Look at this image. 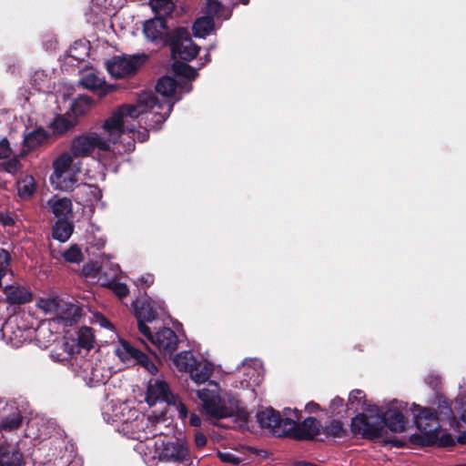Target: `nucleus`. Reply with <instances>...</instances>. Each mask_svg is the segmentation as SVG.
I'll use <instances>...</instances> for the list:
<instances>
[{
	"label": "nucleus",
	"instance_id": "nucleus-1",
	"mask_svg": "<svg viewBox=\"0 0 466 466\" xmlns=\"http://www.w3.org/2000/svg\"><path fill=\"white\" fill-rule=\"evenodd\" d=\"M155 106L161 107V105L152 91H144L139 94L136 105L127 104L118 106L102 125L106 134L105 140L108 141L109 145L116 144L123 134L134 133L137 126L126 124L127 123L126 118L130 117L134 120L140 115L151 111Z\"/></svg>",
	"mask_w": 466,
	"mask_h": 466
},
{
	"label": "nucleus",
	"instance_id": "nucleus-2",
	"mask_svg": "<svg viewBox=\"0 0 466 466\" xmlns=\"http://www.w3.org/2000/svg\"><path fill=\"white\" fill-rule=\"evenodd\" d=\"M197 397L201 401L202 413L209 419L220 420L237 416V421L248 422V412L228 405L227 400L216 390L201 389L197 391Z\"/></svg>",
	"mask_w": 466,
	"mask_h": 466
},
{
	"label": "nucleus",
	"instance_id": "nucleus-3",
	"mask_svg": "<svg viewBox=\"0 0 466 466\" xmlns=\"http://www.w3.org/2000/svg\"><path fill=\"white\" fill-rule=\"evenodd\" d=\"M295 419L282 418L273 408H265L257 412V421L260 428L268 430L276 437H289L295 440L296 431L299 429L298 421L301 419L300 410L294 409Z\"/></svg>",
	"mask_w": 466,
	"mask_h": 466
},
{
	"label": "nucleus",
	"instance_id": "nucleus-4",
	"mask_svg": "<svg viewBox=\"0 0 466 466\" xmlns=\"http://www.w3.org/2000/svg\"><path fill=\"white\" fill-rule=\"evenodd\" d=\"M417 413L414 414V422L421 434L410 435V442L421 447H431L438 441L441 424L437 411L431 408H421L414 405Z\"/></svg>",
	"mask_w": 466,
	"mask_h": 466
},
{
	"label": "nucleus",
	"instance_id": "nucleus-5",
	"mask_svg": "<svg viewBox=\"0 0 466 466\" xmlns=\"http://www.w3.org/2000/svg\"><path fill=\"white\" fill-rule=\"evenodd\" d=\"M296 441H313L319 440L323 441L324 438H319L318 436H324L328 438H344L348 435L347 430L343 427L341 421L338 420H332L329 421L325 426L314 417L306 418L300 424L299 429L296 431Z\"/></svg>",
	"mask_w": 466,
	"mask_h": 466
},
{
	"label": "nucleus",
	"instance_id": "nucleus-6",
	"mask_svg": "<svg viewBox=\"0 0 466 466\" xmlns=\"http://www.w3.org/2000/svg\"><path fill=\"white\" fill-rule=\"evenodd\" d=\"M167 46L170 47L174 58L179 57L183 61L193 60L200 50V47L193 42L188 29L183 26L172 30V36Z\"/></svg>",
	"mask_w": 466,
	"mask_h": 466
},
{
	"label": "nucleus",
	"instance_id": "nucleus-7",
	"mask_svg": "<svg viewBox=\"0 0 466 466\" xmlns=\"http://www.w3.org/2000/svg\"><path fill=\"white\" fill-rule=\"evenodd\" d=\"M177 89V80L169 76H161L156 85V91L164 97V101H160L161 107L155 106L151 111L161 117L164 122L169 116L176 101L180 100V96L176 97Z\"/></svg>",
	"mask_w": 466,
	"mask_h": 466
},
{
	"label": "nucleus",
	"instance_id": "nucleus-8",
	"mask_svg": "<svg viewBox=\"0 0 466 466\" xmlns=\"http://www.w3.org/2000/svg\"><path fill=\"white\" fill-rule=\"evenodd\" d=\"M96 148L102 151L110 150L108 141L96 132L77 136L72 140L71 153L76 157H88Z\"/></svg>",
	"mask_w": 466,
	"mask_h": 466
},
{
	"label": "nucleus",
	"instance_id": "nucleus-9",
	"mask_svg": "<svg viewBox=\"0 0 466 466\" xmlns=\"http://www.w3.org/2000/svg\"><path fill=\"white\" fill-rule=\"evenodd\" d=\"M132 305L139 332L144 336H150V328L147 322H152L158 318L159 311L163 309L161 305L149 297L142 301L136 300Z\"/></svg>",
	"mask_w": 466,
	"mask_h": 466
},
{
	"label": "nucleus",
	"instance_id": "nucleus-10",
	"mask_svg": "<svg viewBox=\"0 0 466 466\" xmlns=\"http://www.w3.org/2000/svg\"><path fill=\"white\" fill-rule=\"evenodd\" d=\"M145 56H115L106 62V69L111 76L124 78L135 75L145 62Z\"/></svg>",
	"mask_w": 466,
	"mask_h": 466
},
{
	"label": "nucleus",
	"instance_id": "nucleus-11",
	"mask_svg": "<svg viewBox=\"0 0 466 466\" xmlns=\"http://www.w3.org/2000/svg\"><path fill=\"white\" fill-rule=\"evenodd\" d=\"M143 33L147 40L158 46H167L172 36V30H168L167 18L156 15L144 23Z\"/></svg>",
	"mask_w": 466,
	"mask_h": 466
},
{
	"label": "nucleus",
	"instance_id": "nucleus-12",
	"mask_svg": "<svg viewBox=\"0 0 466 466\" xmlns=\"http://www.w3.org/2000/svg\"><path fill=\"white\" fill-rule=\"evenodd\" d=\"M350 431L354 435H360L367 440H374L382 436V425L379 420V417L374 420L361 412L358 413L351 420Z\"/></svg>",
	"mask_w": 466,
	"mask_h": 466
},
{
	"label": "nucleus",
	"instance_id": "nucleus-13",
	"mask_svg": "<svg viewBox=\"0 0 466 466\" xmlns=\"http://www.w3.org/2000/svg\"><path fill=\"white\" fill-rule=\"evenodd\" d=\"M158 460L164 462L192 463L188 447L185 441L180 440L163 443Z\"/></svg>",
	"mask_w": 466,
	"mask_h": 466
},
{
	"label": "nucleus",
	"instance_id": "nucleus-14",
	"mask_svg": "<svg viewBox=\"0 0 466 466\" xmlns=\"http://www.w3.org/2000/svg\"><path fill=\"white\" fill-rule=\"evenodd\" d=\"M73 163V158L69 154L60 155L53 163L54 172L50 179L53 183H56L62 190H71L76 180L70 176L68 178L65 175L69 170Z\"/></svg>",
	"mask_w": 466,
	"mask_h": 466
},
{
	"label": "nucleus",
	"instance_id": "nucleus-15",
	"mask_svg": "<svg viewBox=\"0 0 466 466\" xmlns=\"http://www.w3.org/2000/svg\"><path fill=\"white\" fill-rule=\"evenodd\" d=\"M145 337L165 355L171 356L177 349L178 337L170 328L165 327L156 333L150 330V336Z\"/></svg>",
	"mask_w": 466,
	"mask_h": 466
},
{
	"label": "nucleus",
	"instance_id": "nucleus-16",
	"mask_svg": "<svg viewBox=\"0 0 466 466\" xmlns=\"http://www.w3.org/2000/svg\"><path fill=\"white\" fill-rule=\"evenodd\" d=\"M146 401L149 406L158 401L166 402L168 405L177 404V396L171 391L169 385L163 380H156L150 382L146 395Z\"/></svg>",
	"mask_w": 466,
	"mask_h": 466
},
{
	"label": "nucleus",
	"instance_id": "nucleus-17",
	"mask_svg": "<svg viewBox=\"0 0 466 466\" xmlns=\"http://www.w3.org/2000/svg\"><path fill=\"white\" fill-rule=\"evenodd\" d=\"M379 420L381 421L382 428L386 426L393 432H403L406 430V420L403 413L396 408H389L385 412L380 414V410L377 406H373Z\"/></svg>",
	"mask_w": 466,
	"mask_h": 466
},
{
	"label": "nucleus",
	"instance_id": "nucleus-18",
	"mask_svg": "<svg viewBox=\"0 0 466 466\" xmlns=\"http://www.w3.org/2000/svg\"><path fill=\"white\" fill-rule=\"evenodd\" d=\"M25 457L17 443L0 444V466H24Z\"/></svg>",
	"mask_w": 466,
	"mask_h": 466
},
{
	"label": "nucleus",
	"instance_id": "nucleus-19",
	"mask_svg": "<svg viewBox=\"0 0 466 466\" xmlns=\"http://www.w3.org/2000/svg\"><path fill=\"white\" fill-rule=\"evenodd\" d=\"M6 300L12 305H22L32 300L33 295L29 289L19 285H9L4 289Z\"/></svg>",
	"mask_w": 466,
	"mask_h": 466
},
{
	"label": "nucleus",
	"instance_id": "nucleus-20",
	"mask_svg": "<svg viewBox=\"0 0 466 466\" xmlns=\"http://www.w3.org/2000/svg\"><path fill=\"white\" fill-rule=\"evenodd\" d=\"M80 84L86 89L96 92L99 96H105L114 90L113 86L106 85V81L93 73L86 74L80 80Z\"/></svg>",
	"mask_w": 466,
	"mask_h": 466
},
{
	"label": "nucleus",
	"instance_id": "nucleus-21",
	"mask_svg": "<svg viewBox=\"0 0 466 466\" xmlns=\"http://www.w3.org/2000/svg\"><path fill=\"white\" fill-rule=\"evenodd\" d=\"M47 204L50 206L53 214L57 219L60 218H70L73 217V204L70 198H56L54 197L47 201Z\"/></svg>",
	"mask_w": 466,
	"mask_h": 466
},
{
	"label": "nucleus",
	"instance_id": "nucleus-22",
	"mask_svg": "<svg viewBox=\"0 0 466 466\" xmlns=\"http://www.w3.org/2000/svg\"><path fill=\"white\" fill-rule=\"evenodd\" d=\"M131 416L134 417L132 420L129 419H124V422L122 424V431L125 433H129L132 439L139 440L140 436V429L143 428L145 418L144 416H139L137 410H130Z\"/></svg>",
	"mask_w": 466,
	"mask_h": 466
},
{
	"label": "nucleus",
	"instance_id": "nucleus-23",
	"mask_svg": "<svg viewBox=\"0 0 466 466\" xmlns=\"http://www.w3.org/2000/svg\"><path fill=\"white\" fill-rule=\"evenodd\" d=\"M74 231V224L69 218H59L52 227V237L60 241L66 242Z\"/></svg>",
	"mask_w": 466,
	"mask_h": 466
},
{
	"label": "nucleus",
	"instance_id": "nucleus-24",
	"mask_svg": "<svg viewBox=\"0 0 466 466\" xmlns=\"http://www.w3.org/2000/svg\"><path fill=\"white\" fill-rule=\"evenodd\" d=\"M56 310H59L61 319L70 321L76 322L82 316V309L73 303L66 304V308L60 302H56L55 299L50 301Z\"/></svg>",
	"mask_w": 466,
	"mask_h": 466
},
{
	"label": "nucleus",
	"instance_id": "nucleus-25",
	"mask_svg": "<svg viewBox=\"0 0 466 466\" xmlns=\"http://www.w3.org/2000/svg\"><path fill=\"white\" fill-rule=\"evenodd\" d=\"M49 134L43 127H38L29 132L24 137V147L28 150L35 149L37 147L46 143L49 138Z\"/></svg>",
	"mask_w": 466,
	"mask_h": 466
},
{
	"label": "nucleus",
	"instance_id": "nucleus-26",
	"mask_svg": "<svg viewBox=\"0 0 466 466\" xmlns=\"http://www.w3.org/2000/svg\"><path fill=\"white\" fill-rule=\"evenodd\" d=\"M349 410H363L370 412L374 411L373 406L368 405L366 401V394L361 390H353L350 392L347 403Z\"/></svg>",
	"mask_w": 466,
	"mask_h": 466
},
{
	"label": "nucleus",
	"instance_id": "nucleus-27",
	"mask_svg": "<svg viewBox=\"0 0 466 466\" xmlns=\"http://www.w3.org/2000/svg\"><path fill=\"white\" fill-rule=\"evenodd\" d=\"M141 350L134 347L129 341L120 339L116 350V355L123 362H135Z\"/></svg>",
	"mask_w": 466,
	"mask_h": 466
},
{
	"label": "nucleus",
	"instance_id": "nucleus-28",
	"mask_svg": "<svg viewBox=\"0 0 466 466\" xmlns=\"http://www.w3.org/2000/svg\"><path fill=\"white\" fill-rule=\"evenodd\" d=\"M173 365L181 372L190 374L196 364V358L190 350L181 351L173 358Z\"/></svg>",
	"mask_w": 466,
	"mask_h": 466
},
{
	"label": "nucleus",
	"instance_id": "nucleus-29",
	"mask_svg": "<svg viewBox=\"0 0 466 466\" xmlns=\"http://www.w3.org/2000/svg\"><path fill=\"white\" fill-rule=\"evenodd\" d=\"M212 372L213 367L209 362H199L196 360V364L190 372V378L198 383H204L209 380Z\"/></svg>",
	"mask_w": 466,
	"mask_h": 466
},
{
	"label": "nucleus",
	"instance_id": "nucleus-30",
	"mask_svg": "<svg viewBox=\"0 0 466 466\" xmlns=\"http://www.w3.org/2000/svg\"><path fill=\"white\" fill-rule=\"evenodd\" d=\"M76 126V122L68 119L63 115H57L50 123L49 127L53 134L61 137L72 129Z\"/></svg>",
	"mask_w": 466,
	"mask_h": 466
},
{
	"label": "nucleus",
	"instance_id": "nucleus-31",
	"mask_svg": "<svg viewBox=\"0 0 466 466\" xmlns=\"http://www.w3.org/2000/svg\"><path fill=\"white\" fill-rule=\"evenodd\" d=\"M215 22L211 16L198 18L193 24V32L196 37H205L214 29Z\"/></svg>",
	"mask_w": 466,
	"mask_h": 466
},
{
	"label": "nucleus",
	"instance_id": "nucleus-32",
	"mask_svg": "<svg viewBox=\"0 0 466 466\" xmlns=\"http://www.w3.org/2000/svg\"><path fill=\"white\" fill-rule=\"evenodd\" d=\"M172 70L176 76H183L187 80H193L198 76L197 70L183 61L176 60L172 64Z\"/></svg>",
	"mask_w": 466,
	"mask_h": 466
},
{
	"label": "nucleus",
	"instance_id": "nucleus-33",
	"mask_svg": "<svg viewBox=\"0 0 466 466\" xmlns=\"http://www.w3.org/2000/svg\"><path fill=\"white\" fill-rule=\"evenodd\" d=\"M18 196L23 199H29L35 192V182L33 177H28L17 182Z\"/></svg>",
	"mask_w": 466,
	"mask_h": 466
},
{
	"label": "nucleus",
	"instance_id": "nucleus-34",
	"mask_svg": "<svg viewBox=\"0 0 466 466\" xmlns=\"http://www.w3.org/2000/svg\"><path fill=\"white\" fill-rule=\"evenodd\" d=\"M22 415L19 411L15 410L9 415L1 419L0 426L5 431H13L18 429L22 424Z\"/></svg>",
	"mask_w": 466,
	"mask_h": 466
},
{
	"label": "nucleus",
	"instance_id": "nucleus-35",
	"mask_svg": "<svg viewBox=\"0 0 466 466\" xmlns=\"http://www.w3.org/2000/svg\"><path fill=\"white\" fill-rule=\"evenodd\" d=\"M88 47L86 44L81 40L76 41L68 49V57L76 61H84L87 56Z\"/></svg>",
	"mask_w": 466,
	"mask_h": 466
},
{
	"label": "nucleus",
	"instance_id": "nucleus-36",
	"mask_svg": "<svg viewBox=\"0 0 466 466\" xmlns=\"http://www.w3.org/2000/svg\"><path fill=\"white\" fill-rule=\"evenodd\" d=\"M447 409V414L450 416L451 419V426L453 428V430L460 432L459 436L457 437L456 442L460 444H466V431H461V423L457 420V418L453 415L452 410L450 406L445 407Z\"/></svg>",
	"mask_w": 466,
	"mask_h": 466
},
{
	"label": "nucleus",
	"instance_id": "nucleus-37",
	"mask_svg": "<svg viewBox=\"0 0 466 466\" xmlns=\"http://www.w3.org/2000/svg\"><path fill=\"white\" fill-rule=\"evenodd\" d=\"M11 262V254L5 248H0V287L2 286V279L9 270Z\"/></svg>",
	"mask_w": 466,
	"mask_h": 466
},
{
	"label": "nucleus",
	"instance_id": "nucleus-38",
	"mask_svg": "<svg viewBox=\"0 0 466 466\" xmlns=\"http://www.w3.org/2000/svg\"><path fill=\"white\" fill-rule=\"evenodd\" d=\"M63 258L67 262L79 263L83 259V254L76 245H73L63 253Z\"/></svg>",
	"mask_w": 466,
	"mask_h": 466
},
{
	"label": "nucleus",
	"instance_id": "nucleus-39",
	"mask_svg": "<svg viewBox=\"0 0 466 466\" xmlns=\"http://www.w3.org/2000/svg\"><path fill=\"white\" fill-rule=\"evenodd\" d=\"M134 364H138L145 368L149 373L151 374H157V367L155 365V363L149 359V357L144 353L143 351L140 352L137 359L134 362Z\"/></svg>",
	"mask_w": 466,
	"mask_h": 466
},
{
	"label": "nucleus",
	"instance_id": "nucleus-40",
	"mask_svg": "<svg viewBox=\"0 0 466 466\" xmlns=\"http://www.w3.org/2000/svg\"><path fill=\"white\" fill-rule=\"evenodd\" d=\"M134 364H138L145 368L149 373L151 374H157V367L155 365V363L149 359V357L144 353L143 351L140 352L137 359L134 362Z\"/></svg>",
	"mask_w": 466,
	"mask_h": 466
},
{
	"label": "nucleus",
	"instance_id": "nucleus-41",
	"mask_svg": "<svg viewBox=\"0 0 466 466\" xmlns=\"http://www.w3.org/2000/svg\"><path fill=\"white\" fill-rule=\"evenodd\" d=\"M78 344L86 349L93 347V336L91 333V328H82L79 331Z\"/></svg>",
	"mask_w": 466,
	"mask_h": 466
},
{
	"label": "nucleus",
	"instance_id": "nucleus-42",
	"mask_svg": "<svg viewBox=\"0 0 466 466\" xmlns=\"http://www.w3.org/2000/svg\"><path fill=\"white\" fill-rule=\"evenodd\" d=\"M150 5L156 13L164 10L167 14H170L173 3L172 0H150Z\"/></svg>",
	"mask_w": 466,
	"mask_h": 466
},
{
	"label": "nucleus",
	"instance_id": "nucleus-43",
	"mask_svg": "<svg viewBox=\"0 0 466 466\" xmlns=\"http://www.w3.org/2000/svg\"><path fill=\"white\" fill-rule=\"evenodd\" d=\"M109 288L119 299L126 298L129 293V289L125 283L112 282L109 284Z\"/></svg>",
	"mask_w": 466,
	"mask_h": 466
},
{
	"label": "nucleus",
	"instance_id": "nucleus-44",
	"mask_svg": "<svg viewBox=\"0 0 466 466\" xmlns=\"http://www.w3.org/2000/svg\"><path fill=\"white\" fill-rule=\"evenodd\" d=\"M218 457L222 462L232 463L234 465H238L241 462V459L237 457L235 454L231 452H218Z\"/></svg>",
	"mask_w": 466,
	"mask_h": 466
},
{
	"label": "nucleus",
	"instance_id": "nucleus-45",
	"mask_svg": "<svg viewBox=\"0 0 466 466\" xmlns=\"http://www.w3.org/2000/svg\"><path fill=\"white\" fill-rule=\"evenodd\" d=\"M436 444L442 448L452 447L456 444V441L451 433H444L441 437L438 436V441Z\"/></svg>",
	"mask_w": 466,
	"mask_h": 466
},
{
	"label": "nucleus",
	"instance_id": "nucleus-46",
	"mask_svg": "<svg viewBox=\"0 0 466 466\" xmlns=\"http://www.w3.org/2000/svg\"><path fill=\"white\" fill-rule=\"evenodd\" d=\"M12 153L10 144L7 138L4 137L0 140V159L7 158Z\"/></svg>",
	"mask_w": 466,
	"mask_h": 466
},
{
	"label": "nucleus",
	"instance_id": "nucleus-47",
	"mask_svg": "<svg viewBox=\"0 0 466 466\" xmlns=\"http://www.w3.org/2000/svg\"><path fill=\"white\" fill-rule=\"evenodd\" d=\"M81 104H85L86 106H90L92 104V99L89 96H80L75 102L73 106V111L76 114H82L84 113V110H78V106Z\"/></svg>",
	"mask_w": 466,
	"mask_h": 466
},
{
	"label": "nucleus",
	"instance_id": "nucleus-48",
	"mask_svg": "<svg viewBox=\"0 0 466 466\" xmlns=\"http://www.w3.org/2000/svg\"><path fill=\"white\" fill-rule=\"evenodd\" d=\"M208 8L209 12L218 15L225 7L218 0H208Z\"/></svg>",
	"mask_w": 466,
	"mask_h": 466
},
{
	"label": "nucleus",
	"instance_id": "nucleus-49",
	"mask_svg": "<svg viewBox=\"0 0 466 466\" xmlns=\"http://www.w3.org/2000/svg\"><path fill=\"white\" fill-rule=\"evenodd\" d=\"M344 405V400L339 396L335 397L330 402V410L333 414H339L340 411L337 410L342 408Z\"/></svg>",
	"mask_w": 466,
	"mask_h": 466
},
{
	"label": "nucleus",
	"instance_id": "nucleus-50",
	"mask_svg": "<svg viewBox=\"0 0 466 466\" xmlns=\"http://www.w3.org/2000/svg\"><path fill=\"white\" fill-rule=\"evenodd\" d=\"M138 282L143 289H147L154 283V275L146 274L138 279Z\"/></svg>",
	"mask_w": 466,
	"mask_h": 466
},
{
	"label": "nucleus",
	"instance_id": "nucleus-51",
	"mask_svg": "<svg viewBox=\"0 0 466 466\" xmlns=\"http://www.w3.org/2000/svg\"><path fill=\"white\" fill-rule=\"evenodd\" d=\"M178 411L179 418L186 419L188 415V410L185 403H183L177 397V404H176Z\"/></svg>",
	"mask_w": 466,
	"mask_h": 466
},
{
	"label": "nucleus",
	"instance_id": "nucleus-52",
	"mask_svg": "<svg viewBox=\"0 0 466 466\" xmlns=\"http://www.w3.org/2000/svg\"><path fill=\"white\" fill-rule=\"evenodd\" d=\"M189 81L190 80L187 79L177 80V88L185 93L191 92L192 84Z\"/></svg>",
	"mask_w": 466,
	"mask_h": 466
},
{
	"label": "nucleus",
	"instance_id": "nucleus-53",
	"mask_svg": "<svg viewBox=\"0 0 466 466\" xmlns=\"http://www.w3.org/2000/svg\"><path fill=\"white\" fill-rule=\"evenodd\" d=\"M207 442H208V439L204 433H202L200 431H197L195 433V443H196L197 447L202 448V447L206 446Z\"/></svg>",
	"mask_w": 466,
	"mask_h": 466
},
{
	"label": "nucleus",
	"instance_id": "nucleus-54",
	"mask_svg": "<svg viewBox=\"0 0 466 466\" xmlns=\"http://www.w3.org/2000/svg\"><path fill=\"white\" fill-rule=\"evenodd\" d=\"M19 162L16 159L8 160L5 165V170L9 173L16 171Z\"/></svg>",
	"mask_w": 466,
	"mask_h": 466
},
{
	"label": "nucleus",
	"instance_id": "nucleus-55",
	"mask_svg": "<svg viewBox=\"0 0 466 466\" xmlns=\"http://www.w3.org/2000/svg\"><path fill=\"white\" fill-rule=\"evenodd\" d=\"M189 424L193 427H199L201 425V419L196 413H191L189 417Z\"/></svg>",
	"mask_w": 466,
	"mask_h": 466
},
{
	"label": "nucleus",
	"instance_id": "nucleus-56",
	"mask_svg": "<svg viewBox=\"0 0 466 466\" xmlns=\"http://www.w3.org/2000/svg\"><path fill=\"white\" fill-rule=\"evenodd\" d=\"M319 409H320L319 405L314 401H310L305 406V410L308 413H314V412L318 411Z\"/></svg>",
	"mask_w": 466,
	"mask_h": 466
},
{
	"label": "nucleus",
	"instance_id": "nucleus-57",
	"mask_svg": "<svg viewBox=\"0 0 466 466\" xmlns=\"http://www.w3.org/2000/svg\"><path fill=\"white\" fill-rule=\"evenodd\" d=\"M99 319H100V325L102 327L109 329H113V324L103 315H99Z\"/></svg>",
	"mask_w": 466,
	"mask_h": 466
},
{
	"label": "nucleus",
	"instance_id": "nucleus-58",
	"mask_svg": "<svg viewBox=\"0 0 466 466\" xmlns=\"http://www.w3.org/2000/svg\"><path fill=\"white\" fill-rule=\"evenodd\" d=\"M460 422L462 421L466 424V409L462 411L460 420H458Z\"/></svg>",
	"mask_w": 466,
	"mask_h": 466
},
{
	"label": "nucleus",
	"instance_id": "nucleus-59",
	"mask_svg": "<svg viewBox=\"0 0 466 466\" xmlns=\"http://www.w3.org/2000/svg\"><path fill=\"white\" fill-rule=\"evenodd\" d=\"M83 271H84L85 275H86V276L91 274V271H90V268L88 266H85L83 268Z\"/></svg>",
	"mask_w": 466,
	"mask_h": 466
},
{
	"label": "nucleus",
	"instance_id": "nucleus-60",
	"mask_svg": "<svg viewBox=\"0 0 466 466\" xmlns=\"http://www.w3.org/2000/svg\"><path fill=\"white\" fill-rule=\"evenodd\" d=\"M240 4L247 5L249 3V0H239Z\"/></svg>",
	"mask_w": 466,
	"mask_h": 466
},
{
	"label": "nucleus",
	"instance_id": "nucleus-61",
	"mask_svg": "<svg viewBox=\"0 0 466 466\" xmlns=\"http://www.w3.org/2000/svg\"><path fill=\"white\" fill-rule=\"evenodd\" d=\"M206 61H208V62H209V61H210V55H209V53H208V54L206 55Z\"/></svg>",
	"mask_w": 466,
	"mask_h": 466
},
{
	"label": "nucleus",
	"instance_id": "nucleus-62",
	"mask_svg": "<svg viewBox=\"0 0 466 466\" xmlns=\"http://www.w3.org/2000/svg\"><path fill=\"white\" fill-rule=\"evenodd\" d=\"M146 137H148V134L143 133V138L142 141L146 140Z\"/></svg>",
	"mask_w": 466,
	"mask_h": 466
},
{
	"label": "nucleus",
	"instance_id": "nucleus-63",
	"mask_svg": "<svg viewBox=\"0 0 466 466\" xmlns=\"http://www.w3.org/2000/svg\"><path fill=\"white\" fill-rule=\"evenodd\" d=\"M186 464H187V466H189V465H190L188 462H187V463H186Z\"/></svg>",
	"mask_w": 466,
	"mask_h": 466
}]
</instances>
